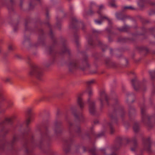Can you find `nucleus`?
I'll use <instances>...</instances> for the list:
<instances>
[{
	"mask_svg": "<svg viewBox=\"0 0 155 155\" xmlns=\"http://www.w3.org/2000/svg\"><path fill=\"white\" fill-rule=\"evenodd\" d=\"M120 145L117 144L112 147H107L105 149L101 148L100 150L104 155H117L114 151L119 147Z\"/></svg>",
	"mask_w": 155,
	"mask_h": 155,
	"instance_id": "f257e3e1",
	"label": "nucleus"
},
{
	"mask_svg": "<svg viewBox=\"0 0 155 155\" xmlns=\"http://www.w3.org/2000/svg\"><path fill=\"white\" fill-rule=\"evenodd\" d=\"M7 96L4 94L1 91H0V106L3 105V104L6 102L7 105L10 107L14 106V103L12 101H7Z\"/></svg>",
	"mask_w": 155,
	"mask_h": 155,
	"instance_id": "f03ea898",
	"label": "nucleus"
},
{
	"mask_svg": "<svg viewBox=\"0 0 155 155\" xmlns=\"http://www.w3.org/2000/svg\"><path fill=\"white\" fill-rule=\"evenodd\" d=\"M29 74L30 76L35 75L38 78H39L40 76L42 75V73L38 68H33L31 69Z\"/></svg>",
	"mask_w": 155,
	"mask_h": 155,
	"instance_id": "7ed1b4c3",
	"label": "nucleus"
},
{
	"mask_svg": "<svg viewBox=\"0 0 155 155\" xmlns=\"http://www.w3.org/2000/svg\"><path fill=\"white\" fill-rule=\"evenodd\" d=\"M151 142L150 138L144 139L143 142L144 149L149 152H150L151 151Z\"/></svg>",
	"mask_w": 155,
	"mask_h": 155,
	"instance_id": "20e7f679",
	"label": "nucleus"
},
{
	"mask_svg": "<svg viewBox=\"0 0 155 155\" xmlns=\"http://www.w3.org/2000/svg\"><path fill=\"white\" fill-rule=\"evenodd\" d=\"M104 7L103 5H101L99 7V10L97 12V13L100 15L99 16V18L101 19V20H95V23L98 25H100L101 24L102 21L105 19L107 20L108 21H109V19L106 16H104L101 14L100 10L103 8Z\"/></svg>",
	"mask_w": 155,
	"mask_h": 155,
	"instance_id": "39448f33",
	"label": "nucleus"
},
{
	"mask_svg": "<svg viewBox=\"0 0 155 155\" xmlns=\"http://www.w3.org/2000/svg\"><path fill=\"white\" fill-rule=\"evenodd\" d=\"M77 102L78 105L80 107H83L84 106H88V99L86 101H84L80 97H78Z\"/></svg>",
	"mask_w": 155,
	"mask_h": 155,
	"instance_id": "423d86ee",
	"label": "nucleus"
},
{
	"mask_svg": "<svg viewBox=\"0 0 155 155\" xmlns=\"http://www.w3.org/2000/svg\"><path fill=\"white\" fill-rule=\"evenodd\" d=\"M99 101L101 105V106H107L111 105L110 103L107 99H106L105 101H103L102 99L99 98Z\"/></svg>",
	"mask_w": 155,
	"mask_h": 155,
	"instance_id": "0eeeda50",
	"label": "nucleus"
},
{
	"mask_svg": "<svg viewBox=\"0 0 155 155\" xmlns=\"http://www.w3.org/2000/svg\"><path fill=\"white\" fill-rule=\"evenodd\" d=\"M44 98V97H41L38 99H37L35 100L33 103L32 106H36L39 105V102L42 100Z\"/></svg>",
	"mask_w": 155,
	"mask_h": 155,
	"instance_id": "6e6552de",
	"label": "nucleus"
},
{
	"mask_svg": "<svg viewBox=\"0 0 155 155\" xmlns=\"http://www.w3.org/2000/svg\"><path fill=\"white\" fill-rule=\"evenodd\" d=\"M132 141L134 142V146L131 148V150L133 152H135L137 148V146L135 139L133 140Z\"/></svg>",
	"mask_w": 155,
	"mask_h": 155,
	"instance_id": "1a4fd4ad",
	"label": "nucleus"
},
{
	"mask_svg": "<svg viewBox=\"0 0 155 155\" xmlns=\"http://www.w3.org/2000/svg\"><path fill=\"white\" fill-rule=\"evenodd\" d=\"M96 102L95 101L91 100L88 98V106L90 107H94L96 105Z\"/></svg>",
	"mask_w": 155,
	"mask_h": 155,
	"instance_id": "9d476101",
	"label": "nucleus"
},
{
	"mask_svg": "<svg viewBox=\"0 0 155 155\" xmlns=\"http://www.w3.org/2000/svg\"><path fill=\"white\" fill-rule=\"evenodd\" d=\"M99 97L98 98L99 101V99L101 98L102 99V97L106 96V93L104 90H101L99 92Z\"/></svg>",
	"mask_w": 155,
	"mask_h": 155,
	"instance_id": "9b49d317",
	"label": "nucleus"
},
{
	"mask_svg": "<svg viewBox=\"0 0 155 155\" xmlns=\"http://www.w3.org/2000/svg\"><path fill=\"white\" fill-rule=\"evenodd\" d=\"M133 129L135 132H138L139 130V127L138 124L137 123H135L134 125Z\"/></svg>",
	"mask_w": 155,
	"mask_h": 155,
	"instance_id": "f8f14e48",
	"label": "nucleus"
},
{
	"mask_svg": "<svg viewBox=\"0 0 155 155\" xmlns=\"http://www.w3.org/2000/svg\"><path fill=\"white\" fill-rule=\"evenodd\" d=\"M141 113L142 115V120L143 122H144V114L145 112V109L144 107H142V108L141 109Z\"/></svg>",
	"mask_w": 155,
	"mask_h": 155,
	"instance_id": "ddd939ff",
	"label": "nucleus"
},
{
	"mask_svg": "<svg viewBox=\"0 0 155 155\" xmlns=\"http://www.w3.org/2000/svg\"><path fill=\"white\" fill-rule=\"evenodd\" d=\"M90 113L91 114H94L96 111L95 107H90L89 109Z\"/></svg>",
	"mask_w": 155,
	"mask_h": 155,
	"instance_id": "4468645a",
	"label": "nucleus"
},
{
	"mask_svg": "<svg viewBox=\"0 0 155 155\" xmlns=\"http://www.w3.org/2000/svg\"><path fill=\"white\" fill-rule=\"evenodd\" d=\"M64 150L66 153H68L70 150V146H69L65 145L64 148Z\"/></svg>",
	"mask_w": 155,
	"mask_h": 155,
	"instance_id": "2eb2a0df",
	"label": "nucleus"
},
{
	"mask_svg": "<svg viewBox=\"0 0 155 155\" xmlns=\"http://www.w3.org/2000/svg\"><path fill=\"white\" fill-rule=\"evenodd\" d=\"M12 121V118H6L4 123H10Z\"/></svg>",
	"mask_w": 155,
	"mask_h": 155,
	"instance_id": "dca6fc26",
	"label": "nucleus"
},
{
	"mask_svg": "<svg viewBox=\"0 0 155 155\" xmlns=\"http://www.w3.org/2000/svg\"><path fill=\"white\" fill-rule=\"evenodd\" d=\"M109 127H110V133L111 134H112L114 132V128H113V126L112 125V124H110V123H109Z\"/></svg>",
	"mask_w": 155,
	"mask_h": 155,
	"instance_id": "f3484780",
	"label": "nucleus"
},
{
	"mask_svg": "<svg viewBox=\"0 0 155 155\" xmlns=\"http://www.w3.org/2000/svg\"><path fill=\"white\" fill-rule=\"evenodd\" d=\"M88 151L89 153L92 154L93 155H96V150L95 148H93L92 149L89 150Z\"/></svg>",
	"mask_w": 155,
	"mask_h": 155,
	"instance_id": "a211bd4d",
	"label": "nucleus"
},
{
	"mask_svg": "<svg viewBox=\"0 0 155 155\" xmlns=\"http://www.w3.org/2000/svg\"><path fill=\"white\" fill-rule=\"evenodd\" d=\"M42 137L43 138H47L48 137V134L47 133H46L42 135Z\"/></svg>",
	"mask_w": 155,
	"mask_h": 155,
	"instance_id": "6ab92c4d",
	"label": "nucleus"
},
{
	"mask_svg": "<svg viewBox=\"0 0 155 155\" xmlns=\"http://www.w3.org/2000/svg\"><path fill=\"white\" fill-rule=\"evenodd\" d=\"M94 80H91L90 81H88L87 82V84L89 85H90L91 84H92L94 83Z\"/></svg>",
	"mask_w": 155,
	"mask_h": 155,
	"instance_id": "aec40b11",
	"label": "nucleus"
},
{
	"mask_svg": "<svg viewBox=\"0 0 155 155\" xmlns=\"http://www.w3.org/2000/svg\"><path fill=\"white\" fill-rule=\"evenodd\" d=\"M119 104V102L117 100H116L114 103V106H118Z\"/></svg>",
	"mask_w": 155,
	"mask_h": 155,
	"instance_id": "412c9836",
	"label": "nucleus"
},
{
	"mask_svg": "<svg viewBox=\"0 0 155 155\" xmlns=\"http://www.w3.org/2000/svg\"><path fill=\"white\" fill-rule=\"evenodd\" d=\"M124 8L125 9H133L134 8L131 6H126L124 7Z\"/></svg>",
	"mask_w": 155,
	"mask_h": 155,
	"instance_id": "4be33fe9",
	"label": "nucleus"
},
{
	"mask_svg": "<svg viewBox=\"0 0 155 155\" xmlns=\"http://www.w3.org/2000/svg\"><path fill=\"white\" fill-rule=\"evenodd\" d=\"M129 95H130V94L128 93L126 94V98H127V97H128L129 96ZM125 102L126 104H128V100L127 99H127L126 100H125Z\"/></svg>",
	"mask_w": 155,
	"mask_h": 155,
	"instance_id": "5701e85b",
	"label": "nucleus"
},
{
	"mask_svg": "<svg viewBox=\"0 0 155 155\" xmlns=\"http://www.w3.org/2000/svg\"><path fill=\"white\" fill-rule=\"evenodd\" d=\"M31 120L30 116H29L27 120L26 123L27 125L29 124Z\"/></svg>",
	"mask_w": 155,
	"mask_h": 155,
	"instance_id": "b1692460",
	"label": "nucleus"
},
{
	"mask_svg": "<svg viewBox=\"0 0 155 155\" xmlns=\"http://www.w3.org/2000/svg\"><path fill=\"white\" fill-rule=\"evenodd\" d=\"M88 93L89 96H91L93 94V91L91 90H90L88 91Z\"/></svg>",
	"mask_w": 155,
	"mask_h": 155,
	"instance_id": "393cba45",
	"label": "nucleus"
},
{
	"mask_svg": "<svg viewBox=\"0 0 155 155\" xmlns=\"http://www.w3.org/2000/svg\"><path fill=\"white\" fill-rule=\"evenodd\" d=\"M82 149L83 150L84 152H85L88 150V148H86L85 147H82Z\"/></svg>",
	"mask_w": 155,
	"mask_h": 155,
	"instance_id": "a878e982",
	"label": "nucleus"
},
{
	"mask_svg": "<svg viewBox=\"0 0 155 155\" xmlns=\"http://www.w3.org/2000/svg\"><path fill=\"white\" fill-rule=\"evenodd\" d=\"M75 66V63H72L69 64V66L70 67H74Z\"/></svg>",
	"mask_w": 155,
	"mask_h": 155,
	"instance_id": "bb28decb",
	"label": "nucleus"
},
{
	"mask_svg": "<svg viewBox=\"0 0 155 155\" xmlns=\"http://www.w3.org/2000/svg\"><path fill=\"white\" fill-rule=\"evenodd\" d=\"M31 110H29L27 111V114H28V115L30 116L31 114Z\"/></svg>",
	"mask_w": 155,
	"mask_h": 155,
	"instance_id": "cd10ccee",
	"label": "nucleus"
},
{
	"mask_svg": "<svg viewBox=\"0 0 155 155\" xmlns=\"http://www.w3.org/2000/svg\"><path fill=\"white\" fill-rule=\"evenodd\" d=\"M134 80H132V85L134 87V89L136 90H137V89H136L135 87V86L134 85Z\"/></svg>",
	"mask_w": 155,
	"mask_h": 155,
	"instance_id": "c85d7f7f",
	"label": "nucleus"
},
{
	"mask_svg": "<svg viewBox=\"0 0 155 155\" xmlns=\"http://www.w3.org/2000/svg\"><path fill=\"white\" fill-rule=\"evenodd\" d=\"M93 11L91 10H90L88 13V14L89 15H92L93 14Z\"/></svg>",
	"mask_w": 155,
	"mask_h": 155,
	"instance_id": "c756f323",
	"label": "nucleus"
},
{
	"mask_svg": "<svg viewBox=\"0 0 155 155\" xmlns=\"http://www.w3.org/2000/svg\"><path fill=\"white\" fill-rule=\"evenodd\" d=\"M8 49L9 50H11L12 49V46H10L9 47Z\"/></svg>",
	"mask_w": 155,
	"mask_h": 155,
	"instance_id": "7c9ffc66",
	"label": "nucleus"
},
{
	"mask_svg": "<svg viewBox=\"0 0 155 155\" xmlns=\"http://www.w3.org/2000/svg\"><path fill=\"white\" fill-rule=\"evenodd\" d=\"M110 5L112 7H114L115 6V5L114 4H110Z\"/></svg>",
	"mask_w": 155,
	"mask_h": 155,
	"instance_id": "2f4dec72",
	"label": "nucleus"
},
{
	"mask_svg": "<svg viewBox=\"0 0 155 155\" xmlns=\"http://www.w3.org/2000/svg\"><path fill=\"white\" fill-rule=\"evenodd\" d=\"M110 116V117H111V118H112L113 119H114H114H115V118H113L112 117V116Z\"/></svg>",
	"mask_w": 155,
	"mask_h": 155,
	"instance_id": "473e14b6",
	"label": "nucleus"
},
{
	"mask_svg": "<svg viewBox=\"0 0 155 155\" xmlns=\"http://www.w3.org/2000/svg\"><path fill=\"white\" fill-rule=\"evenodd\" d=\"M101 134H99L97 136H98V137H100L101 136Z\"/></svg>",
	"mask_w": 155,
	"mask_h": 155,
	"instance_id": "72a5a7b5",
	"label": "nucleus"
},
{
	"mask_svg": "<svg viewBox=\"0 0 155 155\" xmlns=\"http://www.w3.org/2000/svg\"><path fill=\"white\" fill-rule=\"evenodd\" d=\"M118 15V14L117 13L116 14V16L117 17V15Z\"/></svg>",
	"mask_w": 155,
	"mask_h": 155,
	"instance_id": "f704fd0d",
	"label": "nucleus"
},
{
	"mask_svg": "<svg viewBox=\"0 0 155 155\" xmlns=\"http://www.w3.org/2000/svg\"><path fill=\"white\" fill-rule=\"evenodd\" d=\"M112 1H114V0H112Z\"/></svg>",
	"mask_w": 155,
	"mask_h": 155,
	"instance_id": "c9c22d12",
	"label": "nucleus"
}]
</instances>
